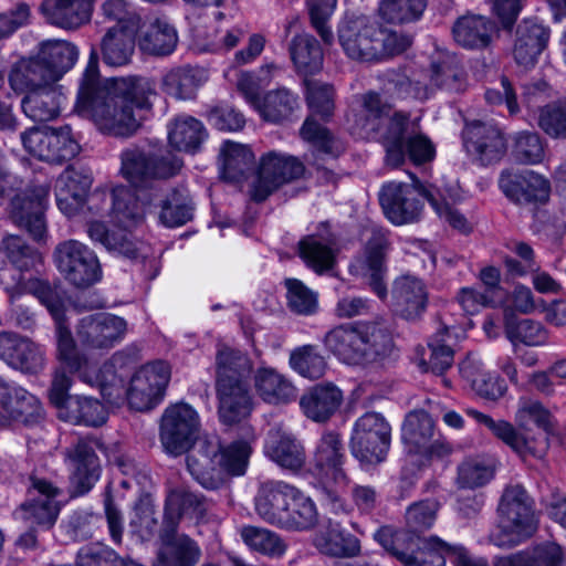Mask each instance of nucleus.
I'll return each mask as SVG.
<instances>
[{
	"label": "nucleus",
	"instance_id": "nucleus-40",
	"mask_svg": "<svg viewBox=\"0 0 566 566\" xmlns=\"http://www.w3.org/2000/svg\"><path fill=\"white\" fill-rule=\"evenodd\" d=\"M220 174L224 180L240 182L253 168L254 155L249 146L226 140L220 147Z\"/></svg>",
	"mask_w": 566,
	"mask_h": 566
},
{
	"label": "nucleus",
	"instance_id": "nucleus-43",
	"mask_svg": "<svg viewBox=\"0 0 566 566\" xmlns=\"http://www.w3.org/2000/svg\"><path fill=\"white\" fill-rule=\"evenodd\" d=\"M178 34L166 18H155L139 35L140 49L149 54H170L177 45Z\"/></svg>",
	"mask_w": 566,
	"mask_h": 566
},
{
	"label": "nucleus",
	"instance_id": "nucleus-27",
	"mask_svg": "<svg viewBox=\"0 0 566 566\" xmlns=\"http://www.w3.org/2000/svg\"><path fill=\"white\" fill-rule=\"evenodd\" d=\"M92 177L84 169L67 167L55 181V197L59 209L67 217H73L84 208Z\"/></svg>",
	"mask_w": 566,
	"mask_h": 566
},
{
	"label": "nucleus",
	"instance_id": "nucleus-16",
	"mask_svg": "<svg viewBox=\"0 0 566 566\" xmlns=\"http://www.w3.org/2000/svg\"><path fill=\"white\" fill-rule=\"evenodd\" d=\"M25 150L40 160L61 164L75 157L80 150L70 126L32 128L21 135Z\"/></svg>",
	"mask_w": 566,
	"mask_h": 566
},
{
	"label": "nucleus",
	"instance_id": "nucleus-6",
	"mask_svg": "<svg viewBox=\"0 0 566 566\" xmlns=\"http://www.w3.org/2000/svg\"><path fill=\"white\" fill-rule=\"evenodd\" d=\"M323 343L339 361L349 366L376 363L394 349L390 331L378 321L338 325L325 334Z\"/></svg>",
	"mask_w": 566,
	"mask_h": 566
},
{
	"label": "nucleus",
	"instance_id": "nucleus-49",
	"mask_svg": "<svg viewBox=\"0 0 566 566\" xmlns=\"http://www.w3.org/2000/svg\"><path fill=\"white\" fill-rule=\"evenodd\" d=\"M206 137L207 132L202 123L190 116L177 117L168 126L169 144L178 150L195 153Z\"/></svg>",
	"mask_w": 566,
	"mask_h": 566
},
{
	"label": "nucleus",
	"instance_id": "nucleus-15",
	"mask_svg": "<svg viewBox=\"0 0 566 566\" xmlns=\"http://www.w3.org/2000/svg\"><path fill=\"white\" fill-rule=\"evenodd\" d=\"M361 241L365 243L361 253L350 264V272L368 280L371 290L380 298L387 296V287L384 282L386 274L387 239L385 233L375 227L361 231Z\"/></svg>",
	"mask_w": 566,
	"mask_h": 566
},
{
	"label": "nucleus",
	"instance_id": "nucleus-25",
	"mask_svg": "<svg viewBox=\"0 0 566 566\" xmlns=\"http://www.w3.org/2000/svg\"><path fill=\"white\" fill-rule=\"evenodd\" d=\"M66 464L71 485L76 495L87 493L98 481L101 464L98 458L86 440H80L66 451Z\"/></svg>",
	"mask_w": 566,
	"mask_h": 566
},
{
	"label": "nucleus",
	"instance_id": "nucleus-12",
	"mask_svg": "<svg viewBox=\"0 0 566 566\" xmlns=\"http://www.w3.org/2000/svg\"><path fill=\"white\" fill-rule=\"evenodd\" d=\"M401 440L410 462L416 455L426 461L443 458L451 452L450 444L434 429L432 418L423 410L410 411L401 427Z\"/></svg>",
	"mask_w": 566,
	"mask_h": 566
},
{
	"label": "nucleus",
	"instance_id": "nucleus-37",
	"mask_svg": "<svg viewBox=\"0 0 566 566\" xmlns=\"http://www.w3.org/2000/svg\"><path fill=\"white\" fill-rule=\"evenodd\" d=\"M460 373L470 382L472 389L485 399L496 400L507 389L497 375L484 369L482 360L476 355H469L460 364Z\"/></svg>",
	"mask_w": 566,
	"mask_h": 566
},
{
	"label": "nucleus",
	"instance_id": "nucleus-52",
	"mask_svg": "<svg viewBox=\"0 0 566 566\" xmlns=\"http://www.w3.org/2000/svg\"><path fill=\"white\" fill-rule=\"evenodd\" d=\"M1 249L12 263L9 269H13V272H7L9 280L13 274L15 280L20 279L22 283L28 282L30 279L25 280L21 272L29 271L41 263V255L28 247L20 237L12 234L3 238Z\"/></svg>",
	"mask_w": 566,
	"mask_h": 566
},
{
	"label": "nucleus",
	"instance_id": "nucleus-46",
	"mask_svg": "<svg viewBox=\"0 0 566 566\" xmlns=\"http://www.w3.org/2000/svg\"><path fill=\"white\" fill-rule=\"evenodd\" d=\"M134 29L109 28L102 40L103 60L111 66H122L129 62L135 46Z\"/></svg>",
	"mask_w": 566,
	"mask_h": 566
},
{
	"label": "nucleus",
	"instance_id": "nucleus-34",
	"mask_svg": "<svg viewBox=\"0 0 566 566\" xmlns=\"http://www.w3.org/2000/svg\"><path fill=\"white\" fill-rule=\"evenodd\" d=\"M459 545H450L438 536L420 538L417 551H394V556L403 566H446V560L454 559Z\"/></svg>",
	"mask_w": 566,
	"mask_h": 566
},
{
	"label": "nucleus",
	"instance_id": "nucleus-60",
	"mask_svg": "<svg viewBox=\"0 0 566 566\" xmlns=\"http://www.w3.org/2000/svg\"><path fill=\"white\" fill-rule=\"evenodd\" d=\"M244 544L252 551L270 557H281L286 551V545L274 532L256 526H244L240 531Z\"/></svg>",
	"mask_w": 566,
	"mask_h": 566
},
{
	"label": "nucleus",
	"instance_id": "nucleus-24",
	"mask_svg": "<svg viewBox=\"0 0 566 566\" xmlns=\"http://www.w3.org/2000/svg\"><path fill=\"white\" fill-rule=\"evenodd\" d=\"M48 193L45 187L39 186L17 195L11 202L14 222L27 229L34 240H42L46 233L44 210Z\"/></svg>",
	"mask_w": 566,
	"mask_h": 566
},
{
	"label": "nucleus",
	"instance_id": "nucleus-47",
	"mask_svg": "<svg viewBox=\"0 0 566 566\" xmlns=\"http://www.w3.org/2000/svg\"><path fill=\"white\" fill-rule=\"evenodd\" d=\"M207 81L205 70L178 67L167 72L163 78L164 91L177 99H190Z\"/></svg>",
	"mask_w": 566,
	"mask_h": 566
},
{
	"label": "nucleus",
	"instance_id": "nucleus-11",
	"mask_svg": "<svg viewBox=\"0 0 566 566\" xmlns=\"http://www.w3.org/2000/svg\"><path fill=\"white\" fill-rule=\"evenodd\" d=\"M60 274L77 287L90 286L102 276L99 261L93 250L77 240H65L53 252Z\"/></svg>",
	"mask_w": 566,
	"mask_h": 566
},
{
	"label": "nucleus",
	"instance_id": "nucleus-54",
	"mask_svg": "<svg viewBox=\"0 0 566 566\" xmlns=\"http://www.w3.org/2000/svg\"><path fill=\"white\" fill-rule=\"evenodd\" d=\"M291 56L297 71L304 75L314 74L323 66V52L315 38L296 35L292 40Z\"/></svg>",
	"mask_w": 566,
	"mask_h": 566
},
{
	"label": "nucleus",
	"instance_id": "nucleus-18",
	"mask_svg": "<svg viewBox=\"0 0 566 566\" xmlns=\"http://www.w3.org/2000/svg\"><path fill=\"white\" fill-rule=\"evenodd\" d=\"M182 167V161L172 156L169 159L163 158L149 161L143 151L137 148L126 149L122 153L120 172L128 180L133 188L154 189L159 192L155 179L168 178L176 175Z\"/></svg>",
	"mask_w": 566,
	"mask_h": 566
},
{
	"label": "nucleus",
	"instance_id": "nucleus-58",
	"mask_svg": "<svg viewBox=\"0 0 566 566\" xmlns=\"http://www.w3.org/2000/svg\"><path fill=\"white\" fill-rule=\"evenodd\" d=\"M505 333L511 340L514 352H517V345L523 344L531 347L545 346L548 343L549 334L544 325L530 318L517 322H507Z\"/></svg>",
	"mask_w": 566,
	"mask_h": 566
},
{
	"label": "nucleus",
	"instance_id": "nucleus-8",
	"mask_svg": "<svg viewBox=\"0 0 566 566\" xmlns=\"http://www.w3.org/2000/svg\"><path fill=\"white\" fill-rule=\"evenodd\" d=\"M537 521L531 500L521 485L507 488L499 505V518L490 541L499 547H512L531 537Z\"/></svg>",
	"mask_w": 566,
	"mask_h": 566
},
{
	"label": "nucleus",
	"instance_id": "nucleus-4",
	"mask_svg": "<svg viewBox=\"0 0 566 566\" xmlns=\"http://www.w3.org/2000/svg\"><path fill=\"white\" fill-rule=\"evenodd\" d=\"M27 289L48 308L56 323L57 359L61 366L67 367L71 373H76L83 382L91 387H97L109 397L114 396L115 392L108 390V385L115 387L117 394H119L122 391V379L113 373V364L105 363L102 367H97L95 363L77 353L73 336L63 324L64 294L41 280L31 281Z\"/></svg>",
	"mask_w": 566,
	"mask_h": 566
},
{
	"label": "nucleus",
	"instance_id": "nucleus-42",
	"mask_svg": "<svg viewBox=\"0 0 566 566\" xmlns=\"http://www.w3.org/2000/svg\"><path fill=\"white\" fill-rule=\"evenodd\" d=\"M201 557L199 545L185 534L163 537L158 554L159 566H196Z\"/></svg>",
	"mask_w": 566,
	"mask_h": 566
},
{
	"label": "nucleus",
	"instance_id": "nucleus-35",
	"mask_svg": "<svg viewBox=\"0 0 566 566\" xmlns=\"http://www.w3.org/2000/svg\"><path fill=\"white\" fill-rule=\"evenodd\" d=\"M65 102L61 87L46 84L32 90L22 99L21 107L25 116L34 122H46L56 118Z\"/></svg>",
	"mask_w": 566,
	"mask_h": 566
},
{
	"label": "nucleus",
	"instance_id": "nucleus-38",
	"mask_svg": "<svg viewBox=\"0 0 566 566\" xmlns=\"http://www.w3.org/2000/svg\"><path fill=\"white\" fill-rule=\"evenodd\" d=\"M78 57L77 49L61 40H48L41 43L38 56L34 59L41 61L49 78L57 82L69 70H71Z\"/></svg>",
	"mask_w": 566,
	"mask_h": 566
},
{
	"label": "nucleus",
	"instance_id": "nucleus-51",
	"mask_svg": "<svg viewBox=\"0 0 566 566\" xmlns=\"http://www.w3.org/2000/svg\"><path fill=\"white\" fill-rule=\"evenodd\" d=\"M9 83L17 93L28 94L32 90L41 88L46 84L54 83L49 78L41 61L32 59H22L13 66Z\"/></svg>",
	"mask_w": 566,
	"mask_h": 566
},
{
	"label": "nucleus",
	"instance_id": "nucleus-33",
	"mask_svg": "<svg viewBox=\"0 0 566 566\" xmlns=\"http://www.w3.org/2000/svg\"><path fill=\"white\" fill-rule=\"evenodd\" d=\"M392 306L406 318L419 316L428 303V292L424 283L412 275H401L392 285Z\"/></svg>",
	"mask_w": 566,
	"mask_h": 566
},
{
	"label": "nucleus",
	"instance_id": "nucleus-48",
	"mask_svg": "<svg viewBox=\"0 0 566 566\" xmlns=\"http://www.w3.org/2000/svg\"><path fill=\"white\" fill-rule=\"evenodd\" d=\"M494 30L493 23L484 17L467 15L457 21L453 36L463 48L479 49L490 43Z\"/></svg>",
	"mask_w": 566,
	"mask_h": 566
},
{
	"label": "nucleus",
	"instance_id": "nucleus-32",
	"mask_svg": "<svg viewBox=\"0 0 566 566\" xmlns=\"http://www.w3.org/2000/svg\"><path fill=\"white\" fill-rule=\"evenodd\" d=\"M291 484L283 481H268L260 485L254 499L256 514L264 522L281 527L287 507Z\"/></svg>",
	"mask_w": 566,
	"mask_h": 566
},
{
	"label": "nucleus",
	"instance_id": "nucleus-45",
	"mask_svg": "<svg viewBox=\"0 0 566 566\" xmlns=\"http://www.w3.org/2000/svg\"><path fill=\"white\" fill-rule=\"evenodd\" d=\"M451 332L446 326L429 340L427 350H422L418 358V365L423 371L442 374L452 366Z\"/></svg>",
	"mask_w": 566,
	"mask_h": 566
},
{
	"label": "nucleus",
	"instance_id": "nucleus-39",
	"mask_svg": "<svg viewBox=\"0 0 566 566\" xmlns=\"http://www.w3.org/2000/svg\"><path fill=\"white\" fill-rule=\"evenodd\" d=\"M92 0H44L41 11L46 20L64 29L80 27L90 18Z\"/></svg>",
	"mask_w": 566,
	"mask_h": 566
},
{
	"label": "nucleus",
	"instance_id": "nucleus-5",
	"mask_svg": "<svg viewBox=\"0 0 566 566\" xmlns=\"http://www.w3.org/2000/svg\"><path fill=\"white\" fill-rule=\"evenodd\" d=\"M241 430V436L227 444L216 439L206 440L198 454L188 457V470L203 488L218 489L228 478L245 473L256 436L250 426Z\"/></svg>",
	"mask_w": 566,
	"mask_h": 566
},
{
	"label": "nucleus",
	"instance_id": "nucleus-31",
	"mask_svg": "<svg viewBox=\"0 0 566 566\" xmlns=\"http://www.w3.org/2000/svg\"><path fill=\"white\" fill-rule=\"evenodd\" d=\"M548 39L549 31L543 24L532 20H524L516 30L513 46L515 62L524 69L534 66Z\"/></svg>",
	"mask_w": 566,
	"mask_h": 566
},
{
	"label": "nucleus",
	"instance_id": "nucleus-10",
	"mask_svg": "<svg viewBox=\"0 0 566 566\" xmlns=\"http://www.w3.org/2000/svg\"><path fill=\"white\" fill-rule=\"evenodd\" d=\"M306 99L312 112L306 118L302 128L301 136L304 140L311 143L318 150L326 154L336 155L340 151V146L331 133L315 120V116L327 119L334 111V90L331 85L321 82H306Z\"/></svg>",
	"mask_w": 566,
	"mask_h": 566
},
{
	"label": "nucleus",
	"instance_id": "nucleus-64",
	"mask_svg": "<svg viewBox=\"0 0 566 566\" xmlns=\"http://www.w3.org/2000/svg\"><path fill=\"white\" fill-rule=\"evenodd\" d=\"M511 155L522 165H538L545 158V147L536 133L521 132L515 135Z\"/></svg>",
	"mask_w": 566,
	"mask_h": 566
},
{
	"label": "nucleus",
	"instance_id": "nucleus-13",
	"mask_svg": "<svg viewBox=\"0 0 566 566\" xmlns=\"http://www.w3.org/2000/svg\"><path fill=\"white\" fill-rule=\"evenodd\" d=\"M379 35H384L367 17H346L338 27V41L345 54L355 61L376 62L384 59Z\"/></svg>",
	"mask_w": 566,
	"mask_h": 566
},
{
	"label": "nucleus",
	"instance_id": "nucleus-59",
	"mask_svg": "<svg viewBox=\"0 0 566 566\" xmlns=\"http://www.w3.org/2000/svg\"><path fill=\"white\" fill-rule=\"evenodd\" d=\"M192 203L186 190H174L161 200L159 222L167 228L184 226L192 218Z\"/></svg>",
	"mask_w": 566,
	"mask_h": 566
},
{
	"label": "nucleus",
	"instance_id": "nucleus-61",
	"mask_svg": "<svg viewBox=\"0 0 566 566\" xmlns=\"http://www.w3.org/2000/svg\"><path fill=\"white\" fill-rule=\"evenodd\" d=\"M0 416V427H4L10 420L32 423L42 416V406L39 399L25 389L17 390L15 397Z\"/></svg>",
	"mask_w": 566,
	"mask_h": 566
},
{
	"label": "nucleus",
	"instance_id": "nucleus-57",
	"mask_svg": "<svg viewBox=\"0 0 566 566\" xmlns=\"http://www.w3.org/2000/svg\"><path fill=\"white\" fill-rule=\"evenodd\" d=\"M289 363L295 373L311 380L322 378L327 370L326 358L313 345H304L292 350Z\"/></svg>",
	"mask_w": 566,
	"mask_h": 566
},
{
	"label": "nucleus",
	"instance_id": "nucleus-2",
	"mask_svg": "<svg viewBox=\"0 0 566 566\" xmlns=\"http://www.w3.org/2000/svg\"><path fill=\"white\" fill-rule=\"evenodd\" d=\"M390 106L381 102L376 93L363 97L360 109L354 115L350 132L364 139H377L386 149V163L398 167L406 156L415 165L433 160L436 148L431 140L420 132L416 120L402 113L389 115Z\"/></svg>",
	"mask_w": 566,
	"mask_h": 566
},
{
	"label": "nucleus",
	"instance_id": "nucleus-28",
	"mask_svg": "<svg viewBox=\"0 0 566 566\" xmlns=\"http://www.w3.org/2000/svg\"><path fill=\"white\" fill-rule=\"evenodd\" d=\"M463 143L468 153L475 155L483 164L500 160L506 149L501 130L481 122H473L465 126Z\"/></svg>",
	"mask_w": 566,
	"mask_h": 566
},
{
	"label": "nucleus",
	"instance_id": "nucleus-55",
	"mask_svg": "<svg viewBox=\"0 0 566 566\" xmlns=\"http://www.w3.org/2000/svg\"><path fill=\"white\" fill-rule=\"evenodd\" d=\"M297 108V96L282 88L269 92L262 98L256 112L268 122L280 123L289 119Z\"/></svg>",
	"mask_w": 566,
	"mask_h": 566
},
{
	"label": "nucleus",
	"instance_id": "nucleus-63",
	"mask_svg": "<svg viewBox=\"0 0 566 566\" xmlns=\"http://www.w3.org/2000/svg\"><path fill=\"white\" fill-rule=\"evenodd\" d=\"M317 549L328 556L348 557L359 552L358 541L349 534L332 528L315 538Z\"/></svg>",
	"mask_w": 566,
	"mask_h": 566
},
{
	"label": "nucleus",
	"instance_id": "nucleus-1",
	"mask_svg": "<svg viewBox=\"0 0 566 566\" xmlns=\"http://www.w3.org/2000/svg\"><path fill=\"white\" fill-rule=\"evenodd\" d=\"M155 87L145 77L102 80L91 55L80 82L75 107L103 135L128 138L142 127V111L151 107Z\"/></svg>",
	"mask_w": 566,
	"mask_h": 566
},
{
	"label": "nucleus",
	"instance_id": "nucleus-19",
	"mask_svg": "<svg viewBox=\"0 0 566 566\" xmlns=\"http://www.w3.org/2000/svg\"><path fill=\"white\" fill-rule=\"evenodd\" d=\"M197 411L187 403L166 409L161 419L160 440L166 452L179 455L189 450L199 431Z\"/></svg>",
	"mask_w": 566,
	"mask_h": 566
},
{
	"label": "nucleus",
	"instance_id": "nucleus-30",
	"mask_svg": "<svg viewBox=\"0 0 566 566\" xmlns=\"http://www.w3.org/2000/svg\"><path fill=\"white\" fill-rule=\"evenodd\" d=\"M298 254L304 263L317 274L333 269L336 262V241L328 229L306 235L298 242Z\"/></svg>",
	"mask_w": 566,
	"mask_h": 566
},
{
	"label": "nucleus",
	"instance_id": "nucleus-22",
	"mask_svg": "<svg viewBox=\"0 0 566 566\" xmlns=\"http://www.w3.org/2000/svg\"><path fill=\"white\" fill-rule=\"evenodd\" d=\"M127 333V322L111 313L83 317L77 327L80 342L88 349L108 350L119 344Z\"/></svg>",
	"mask_w": 566,
	"mask_h": 566
},
{
	"label": "nucleus",
	"instance_id": "nucleus-7",
	"mask_svg": "<svg viewBox=\"0 0 566 566\" xmlns=\"http://www.w3.org/2000/svg\"><path fill=\"white\" fill-rule=\"evenodd\" d=\"M345 449L338 433L324 432L313 452V465L318 478L322 502L335 514H347L352 507L344 500L349 480L343 468Z\"/></svg>",
	"mask_w": 566,
	"mask_h": 566
},
{
	"label": "nucleus",
	"instance_id": "nucleus-50",
	"mask_svg": "<svg viewBox=\"0 0 566 566\" xmlns=\"http://www.w3.org/2000/svg\"><path fill=\"white\" fill-rule=\"evenodd\" d=\"M60 419L75 424L97 427L106 422L107 410L97 399L74 396V398L70 400L69 406L63 409Z\"/></svg>",
	"mask_w": 566,
	"mask_h": 566
},
{
	"label": "nucleus",
	"instance_id": "nucleus-53",
	"mask_svg": "<svg viewBox=\"0 0 566 566\" xmlns=\"http://www.w3.org/2000/svg\"><path fill=\"white\" fill-rule=\"evenodd\" d=\"M495 474V462L489 457H472L458 467L457 485L461 489H478L486 485Z\"/></svg>",
	"mask_w": 566,
	"mask_h": 566
},
{
	"label": "nucleus",
	"instance_id": "nucleus-20",
	"mask_svg": "<svg viewBox=\"0 0 566 566\" xmlns=\"http://www.w3.org/2000/svg\"><path fill=\"white\" fill-rule=\"evenodd\" d=\"M60 490L44 479H32L29 499L15 511V517L30 527L51 528L59 516Z\"/></svg>",
	"mask_w": 566,
	"mask_h": 566
},
{
	"label": "nucleus",
	"instance_id": "nucleus-26",
	"mask_svg": "<svg viewBox=\"0 0 566 566\" xmlns=\"http://www.w3.org/2000/svg\"><path fill=\"white\" fill-rule=\"evenodd\" d=\"M264 454L282 469L297 472L305 464L306 453L301 441L281 424L273 426L266 436Z\"/></svg>",
	"mask_w": 566,
	"mask_h": 566
},
{
	"label": "nucleus",
	"instance_id": "nucleus-36",
	"mask_svg": "<svg viewBox=\"0 0 566 566\" xmlns=\"http://www.w3.org/2000/svg\"><path fill=\"white\" fill-rule=\"evenodd\" d=\"M343 392L332 382L318 384L305 392L300 406L304 415L313 421L327 420L340 406Z\"/></svg>",
	"mask_w": 566,
	"mask_h": 566
},
{
	"label": "nucleus",
	"instance_id": "nucleus-44",
	"mask_svg": "<svg viewBox=\"0 0 566 566\" xmlns=\"http://www.w3.org/2000/svg\"><path fill=\"white\" fill-rule=\"evenodd\" d=\"M254 387L260 397L269 403H286L295 398V387L275 369L260 367L254 375Z\"/></svg>",
	"mask_w": 566,
	"mask_h": 566
},
{
	"label": "nucleus",
	"instance_id": "nucleus-23",
	"mask_svg": "<svg viewBox=\"0 0 566 566\" xmlns=\"http://www.w3.org/2000/svg\"><path fill=\"white\" fill-rule=\"evenodd\" d=\"M499 187L511 201L516 203L544 205L549 200L552 191L551 181L534 170L503 171L499 179Z\"/></svg>",
	"mask_w": 566,
	"mask_h": 566
},
{
	"label": "nucleus",
	"instance_id": "nucleus-29",
	"mask_svg": "<svg viewBox=\"0 0 566 566\" xmlns=\"http://www.w3.org/2000/svg\"><path fill=\"white\" fill-rule=\"evenodd\" d=\"M0 358L23 373L35 374L45 365V354L40 345L10 333L0 334Z\"/></svg>",
	"mask_w": 566,
	"mask_h": 566
},
{
	"label": "nucleus",
	"instance_id": "nucleus-3",
	"mask_svg": "<svg viewBox=\"0 0 566 566\" xmlns=\"http://www.w3.org/2000/svg\"><path fill=\"white\" fill-rule=\"evenodd\" d=\"M417 195L427 199L439 219L454 230L462 233H469L472 230L467 217L453 207V203L460 200L455 187L441 190L436 185L424 186L418 180L413 186L396 181L382 186L379 201L387 219L396 226L418 220L422 205Z\"/></svg>",
	"mask_w": 566,
	"mask_h": 566
},
{
	"label": "nucleus",
	"instance_id": "nucleus-14",
	"mask_svg": "<svg viewBox=\"0 0 566 566\" xmlns=\"http://www.w3.org/2000/svg\"><path fill=\"white\" fill-rule=\"evenodd\" d=\"M391 427L378 412H366L359 417L353 429L350 446L353 455L360 462H381L389 450Z\"/></svg>",
	"mask_w": 566,
	"mask_h": 566
},
{
	"label": "nucleus",
	"instance_id": "nucleus-41",
	"mask_svg": "<svg viewBox=\"0 0 566 566\" xmlns=\"http://www.w3.org/2000/svg\"><path fill=\"white\" fill-rule=\"evenodd\" d=\"M287 507L281 528L289 531H307L318 521V513L314 501L301 490L291 485Z\"/></svg>",
	"mask_w": 566,
	"mask_h": 566
},
{
	"label": "nucleus",
	"instance_id": "nucleus-62",
	"mask_svg": "<svg viewBox=\"0 0 566 566\" xmlns=\"http://www.w3.org/2000/svg\"><path fill=\"white\" fill-rule=\"evenodd\" d=\"M276 70L274 64H266L258 72H240L237 80V88L255 111L261 104L260 90L268 85L273 76V72Z\"/></svg>",
	"mask_w": 566,
	"mask_h": 566
},
{
	"label": "nucleus",
	"instance_id": "nucleus-56",
	"mask_svg": "<svg viewBox=\"0 0 566 566\" xmlns=\"http://www.w3.org/2000/svg\"><path fill=\"white\" fill-rule=\"evenodd\" d=\"M93 241L102 243L107 250L117 252L126 258L135 259L139 247L127 231H109L101 222H92L87 230Z\"/></svg>",
	"mask_w": 566,
	"mask_h": 566
},
{
	"label": "nucleus",
	"instance_id": "nucleus-9",
	"mask_svg": "<svg viewBox=\"0 0 566 566\" xmlns=\"http://www.w3.org/2000/svg\"><path fill=\"white\" fill-rule=\"evenodd\" d=\"M117 360L119 358L114 356L108 364H113V373L122 379V391L117 394L116 388L108 385V390H114L115 395L109 397L101 391L102 395L113 402L126 394L129 406L138 411L149 410L155 407L161 400L170 378L168 365L164 361H156L143 366L132 377L129 387L125 390L123 370L119 373L115 370V363Z\"/></svg>",
	"mask_w": 566,
	"mask_h": 566
},
{
	"label": "nucleus",
	"instance_id": "nucleus-17",
	"mask_svg": "<svg viewBox=\"0 0 566 566\" xmlns=\"http://www.w3.org/2000/svg\"><path fill=\"white\" fill-rule=\"evenodd\" d=\"M160 197L154 189L116 186L111 192V221L125 230L140 224Z\"/></svg>",
	"mask_w": 566,
	"mask_h": 566
},
{
	"label": "nucleus",
	"instance_id": "nucleus-21",
	"mask_svg": "<svg viewBox=\"0 0 566 566\" xmlns=\"http://www.w3.org/2000/svg\"><path fill=\"white\" fill-rule=\"evenodd\" d=\"M222 354L219 358V418L226 424H233L245 419L252 410L251 396L242 381L231 382L230 369Z\"/></svg>",
	"mask_w": 566,
	"mask_h": 566
}]
</instances>
